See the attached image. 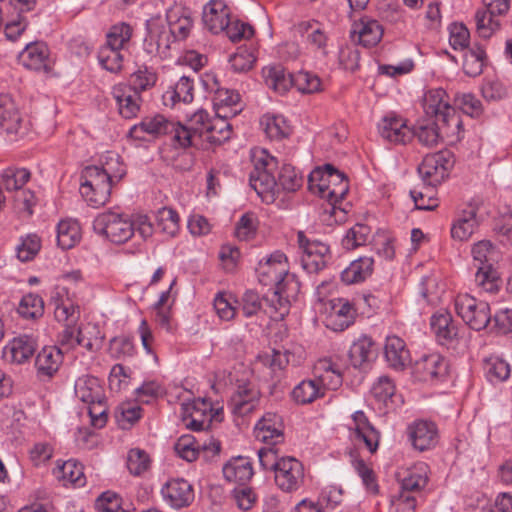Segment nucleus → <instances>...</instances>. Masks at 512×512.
Wrapping results in <instances>:
<instances>
[{
  "mask_svg": "<svg viewBox=\"0 0 512 512\" xmlns=\"http://www.w3.org/2000/svg\"><path fill=\"white\" fill-rule=\"evenodd\" d=\"M251 161L253 169L249 175L250 186L266 204L276 201L280 189L292 193L303 185L302 176L289 164L282 166L276 181L275 171L278 169V161L265 149H253Z\"/></svg>",
  "mask_w": 512,
  "mask_h": 512,
  "instance_id": "nucleus-1",
  "label": "nucleus"
},
{
  "mask_svg": "<svg viewBox=\"0 0 512 512\" xmlns=\"http://www.w3.org/2000/svg\"><path fill=\"white\" fill-rule=\"evenodd\" d=\"M123 171L118 174L112 172L110 167L88 166L81 175L82 183L80 193L85 201L99 207L107 203L111 195L112 185L116 179L119 181Z\"/></svg>",
  "mask_w": 512,
  "mask_h": 512,
  "instance_id": "nucleus-2",
  "label": "nucleus"
},
{
  "mask_svg": "<svg viewBox=\"0 0 512 512\" xmlns=\"http://www.w3.org/2000/svg\"><path fill=\"white\" fill-rule=\"evenodd\" d=\"M308 188L320 198L326 199L335 209V205L347 194L349 184L342 172L326 164L311 171L308 176Z\"/></svg>",
  "mask_w": 512,
  "mask_h": 512,
  "instance_id": "nucleus-3",
  "label": "nucleus"
},
{
  "mask_svg": "<svg viewBox=\"0 0 512 512\" xmlns=\"http://www.w3.org/2000/svg\"><path fill=\"white\" fill-rule=\"evenodd\" d=\"M202 24L208 32H255L249 22L232 13L225 0H209L203 6Z\"/></svg>",
  "mask_w": 512,
  "mask_h": 512,
  "instance_id": "nucleus-4",
  "label": "nucleus"
},
{
  "mask_svg": "<svg viewBox=\"0 0 512 512\" xmlns=\"http://www.w3.org/2000/svg\"><path fill=\"white\" fill-rule=\"evenodd\" d=\"M273 287V291L264 297L265 312L275 320H283L290 311L291 303L297 299L300 282L295 274L288 271Z\"/></svg>",
  "mask_w": 512,
  "mask_h": 512,
  "instance_id": "nucleus-5",
  "label": "nucleus"
},
{
  "mask_svg": "<svg viewBox=\"0 0 512 512\" xmlns=\"http://www.w3.org/2000/svg\"><path fill=\"white\" fill-rule=\"evenodd\" d=\"M94 231L115 244H123L135 233L134 223L129 215L107 210L96 216L93 221Z\"/></svg>",
  "mask_w": 512,
  "mask_h": 512,
  "instance_id": "nucleus-6",
  "label": "nucleus"
},
{
  "mask_svg": "<svg viewBox=\"0 0 512 512\" xmlns=\"http://www.w3.org/2000/svg\"><path fill=\"white\" fill-rule=\"evenodd\" d=\"M150 135L158 137L161 135H170L171 140L178 146V140H183L188 144L187 132L182 128V124L167 119L161 114L152 117H145L140 123L135 124L129 130V137L135 140H145V136Z\"/></svg>",
  "mask_w": 512,
  "mask_h": 512,
  "instance_id": "nucleus-7",
  "label": "nucleus"
},
{
  "mask_svg": "<svg viewBox=\"0 0 512 512\" xmlns=\"http://www.w3.org/2000/svg\"><path fill=\"white\" fill-rule=\"evenodd\" d=\"M456 314L475 331L488 328L492 323L490 305L467 294H458L454 299Z\"/></svg>",
  "mask_w": 512,
  "mask_h": 512,
  "instance_id": "nucleus-8",
  "label": "nucleus"
},
{
  "mask_svg": "<svg viewBox=\"0 0 512 512\" xmlns=\"http://www.w3.org/2000/svg\"><path fill=\"white\" fill-rule=\"evenodd\" d=\"M453 165L452 153L443 150L426 155L418 166V173L426 185L435 187L448 176Z\"/></svg>",
  "mask_w": 512,
  "mask_h": 512,
  "instance_id": "nucleus-9",
  "label": "nucleus"
},
{
  "mask_svg": "<svg viewBox=\"0 0 512 512\" xmlns=\"http://www.w3.org/2000/svg\"><path fill=\"white\" fill-rule=\"evenodd\" d=\"M349 439L355 445L366 448L371 454L379 446L380 433L362 410L355 411L347 424Z\"/></svg>",
  "mask_w": 512,
  "mask_h": 512,
  "instance_id": "nucleus-10",
  "label": "nucleus"
},
{
  "mask_svg": "<svg viewBox=\"0 0 512 512\" xmlns=\"http://www.w3.org/2000/svg\"><path fill=\"white\" fill-rule=\"evenodd\" d=\"M323 323L334 332H342L354 323L356 310L344 298H334L323 303Z\"/></svg>",
  "mask_w": 512,
  "mask_h": 512,
  "instance_id": "nucleus-11",
  "label": "nucleus"
},
{
  "mask_svg": "<svg viewBox=\"0 0 512 512\" xmlns=\"http://www.w3.org/2000/svg\"><path fill=\"white\" fill-rule=\"evenodd\" d=\"M299 248L303 254L301 263L308 273H317L323 270L331 259L329 246L318 240H309L304 232L297 234Z\"/></svg>",
  "mask_w": 512,
  "mask_h": 512,
  "instance_id": "nucleus-12",
  "label": "nucleus"
},
{
  "mask_svg": "<svg viewBox=\"0 0 512 512\" xmlns=\"http://www.w3.org/2000/svg\"><path fill=\"white\" fill-rule=\"evenodd\" d=\"M131 34H106V42L98 52L100 65L111 73H119L123 68L122 51L129 43Z\"/></svg>",
  "mask_w": 512,
  "mask_h": 512,
  "instance_id": "nucleus-13",
  "label": "nucleus"
},
{
  "mask_svg": "<svg viewBox=\"0 0 512 512\" xmlns=\"http://www.w3.org/2000/svg\"><path fill=\"white\" fill-rule=\"evenodd\" d=\"M303 464L294 457H281L280 464L274 473L276 486L286 493H292L301 488L304 483Z\"/></svg>",
  "mask_w": 512,
  "mask_h": 512,
  "instance_id": "nucleus-14",
  "label": "nucleus"
},
{
  "mask_svg": "<svg viewBox=\"0 0 512 512\" xmlns=\"http://www.w3.org/2000/svg\"><path fill=\"white\" fill-rule=\"evenodd\" d=\"M380 137L393 145H405L413 138V130L401 116L393 112L385 115L378 123Z\"/></svg>",
  "mask_w": 512,
  "mask_h": 512,
  "instance_id": "nucleus-15",
  "label": "nucleus"
},
{
  "mask_svg": "<svg viewBox=\"0 0 512 512\" xmlns=\"http://www.w3.org/2000/svg\"><path fill=\"white\" fill-rule=\"evenodd\" d=\"M260 397V391L255 384L239 383L229 400L228 407L235 416L244 417L256 410Z\"/></svg>",
  "mask_w": 512,
  "mask_h": 512,
  "instance_id": "nucleus-16",
  "label": "nucleus"
},
{
  "mask_svg": "<svg viewBox=\"0 0 512 512\" xmlns=\"http://www.w3.org/2000/svg\"><path fill=\"white\" fill-rule=\"evenodd\" d=\"M111 95L122 118L133 119L138 116L142 106V97L134 87L128 83L115 84L112 87Z\"/></svg>",
  "mask_w": 512,
  "mask_h": 512,
  "instance_id": "nucleus-17",
  "label": "nucleus"
},
{
  "mask_svg": "<svg viewBox=\"0 0 512 512\" xmlns=\"http://www.w3.org/2000/svg\"><path fill=\"white\" fill-rule=\"evenodd\" d=\"M211 403L196 399L182 404V419L185 426L193 431L208 429L213 418Z\"/></svg>",
  "mask_w": 512,
  "mask_h": 512,
  "instance_id": "nucleus-18",
  "label": "nucleus"
},
{
  "mask_svg": "<svg viewBox=\"0 0 512 512\" xmlns=\"http://www.w3.org/2000/svg\"><path fill=\"white\" fill-rule=\"evenodd\" d=\"M254 34H229V39L232 43L237 44L242 40L245 43L237 48L229 58V63L233 71L242 73L249 71L256 62V45L251 36Z\"/></svg>",
  "mask_w": 512,
  "mask_h": 512,
  "instance_id": "nucleus-19",
  "label": "nucleus"
},
{
  "mask_svg": "<svg viewBox=\"0 0 512 512\" xmlns=\"http://www.w3.org/2000/svg\"><path fill=\"white\" fill-rule=\"evenodd\" d=\"M288 271L287 257L280 251L260 261L256 269L258 280L264 286H273Z\"/></svg>",
  "mask_w": 512,
  "mask_h": 512,
  "instance_id": "nucleus-20",
  "label": "nucleus"
},
{
  "mask_svg": "<svg viewBox=\"0 0 512 512\" xmlns=\"http://www.w3.org/2000/svg\"><path fill=\"white\" fill-rule=\"evenodd\" d=\"M313 375L320 387H323V394L326 390H337L343 383V367L331 358L319 359L313 368Z\"/></svg>",
  "mask_w": 512,
  "mask_h": 512,
  "instance_id": "nucleus-21",
  "label": "nucleus"
},
{
  "mask_svg": "<svg viewBox=\"0 0 512 512\" xmlns=\"http://www.w3.org/2000/svg\"><path fill=\"white\" fill-rule=\"evenodd\" d=\"M163 499L171 507L180 509L189 506L194 500L192 485L183 478L168 480L161 489Z\"/></svg>",
  "mask_w": 512,
  "mask_h": 512,
  "instance_id": "nucleus-22",
  "label": "nucleus"
},
{
  "mask_svg": "<svg viewBox=\"0 0 512 512\" xmlns=\"http://www.w3.org/2000/svg\"><path fill=\"white\" fill-rule=\"evenodd\" d=\"M257 440L271 446L284 441V425L282 417L273 412H267L257 422L254 428Z\"/></svg>",
  "mask_w": 512,
  "mask_h": 512,
  "instance_id": "nucleus-23",
  "label": "nucleus"
},
{
  "mask_svg": "<svg viewBox=\"0 0 512 512\" xmlns=\"http://www.w3.org/2000/svg\"><path fill=\"white\" fill-rule=\"evenodd\" d=\"M485 9L475 14V23L478 30L487 29L496 32L501 29V22L497 16L504 15L510 8V0H483Z\"/></svg>",
  "mask_w": 512,
  "mask_h": 512,
  "instance_id": "nucleus-24",
  "label": "nucleus"
},
{
  "mask_svg": "<svg viewBox=\"0 0 512 512\" xmlns=\"http://www.w3.org/2000/svg\"><path fill=\"white\" fill-rule=\"evenodd\" d=\"M20 60L30 70L45 73H50L52 70L49 48L44 42L35 41L27 44L20 53Z\"/></svg>",
  "mask_w": 512,
  "mask_h": 512,
  "instance_id": "nucleus-25",
  "label": "nucleus"
},
{
  "mask_svg": "<svg viewBox=\"0 0 512 512\" xmlns=\"http://www.w3.org/2000/svg\"><path fill=\"white\" fill-rule=\"evenodd\" d=\"M448 363L438 353H431L422 356L415 362L414 373L421 381H434L447 375Z\"/></svg>",
  "mask_w": 512,
  "mask_h": 512,
  "instance_id": "nucleus-26",
  "label": "nucleus"
},
{
  "mask_svg": "<svg viewBox=\"0 0 512 512\" xmlns=\"http://www.w3.org/2000/svg\"><path fill=\"white\" fill-rule=\"evenodd\" d=\"M408 436L413 447L419 451L433 448L438 442V430L433 422L418 420L408 427Z\"/></svg>",
  "mask_w": 512,
  "mask_h": 512,
  "instance_id": "nucleus-27",
  "label": "nucleus"
},
{
  "mask_svg": "<svg viewBox=\"0 0 512 512\" xmlns=\"http://www.w3.org/2000/svg\"><path fill=\"white\" fill-rule=\"evenodd\" d=\"M63 350L58 346H45L35 360L37 375L42 380L51 379L63 363Z\"/></svg>",
  "mask_w": 512,
  "mask_h": 512,
  "instance_id": "nucleus-28",
  "label": "nucleus"
},
{
  "mask_svg": "<svg viewBox=\"0 0 512 512\" xmlns=\"http://www.w3.org/2000/svg\"><path fill=\"white\" fill-rule=\"evenodd\" d=\"M36 346V341L32 337L22 335L12 339L3 348L2 357L9 363L22 364L33 356Z\"/></svg>",
  "mask_w": 512,
  "mask_h": 512,
  "instance_id": "nucleus-29",
  "label": "nucleus"
},
{
  "mask_svg": "<svg viewBox=\"0 0 512 512\" xmlns=\"http://www.w3.org/2000/svg\"><path fill=\"white\" fill-rule=\"evenodd\" d=\"M212 119L208 112L200 109L196 111L189 119L188 126L182 125V128L187 132L188 144H184L183 140H178V147L188 148L191 146H198L197 140L204 141L209 131V124Z\"/></svg>",
  "mask_w": 512,
  "mask_h": 512,
  "instance_id": "nucleus-30",
  "label": "nucleus"
},
{
  "mask_svg": "<svg viewBox=\"0 0 512 512\" xmlns=\"http://www.w3.org/2000/svg\"><path fill=\"white\" fill-rule=\"evenodd\" d=\"M429 467L424 462H417L398 473L401 492L421 491L428 483Z\"/></svg>",
  "mask_w": 512,
  "mask_h": 512,
  "instance_id": "nucleus-31",
  "label": "nucleus"
},
{
  "mask_svg": "<svg viewBox=\"0 0 512 512\" xmlns=\"http://www.w3.org/2000/svg\"><path fill=\"white\" fill-rule=\"evenodd\" d=\"M384 356L388 365L395 370H403L411 361L406 343L396 335L386 337Z\"/></svg>",
  "mask_w": 512,
  "mask_h": 512,
  "instance_id": "nucleus-32",
  "label": "nucleus"
},
{
  "mask_svg": "<svg viewBox=\"0 0 512 512\" xmlns=\"http://www.w3.org/2000/svg\"><path fill=\"white\" fill-rule=\"evenodd\" d=\"M436 122L442 139H446L449 144L457 143L464 137L463 122L454 107L441 114Z\"/></svg>",
  "mask_w": 512,
  "mask_h": 512,
  "instance_id": "nucleus-33",
  "label": "nucleus"
},
{
  "mask_svg": "<svg viewBox=\"0 0 512 512\" xmlns=\"http://www.w3.org/2000/svg\"><path fill=\"white\" fill-rule=\"evenodd\" d=\"M21 114L18 106L8 94L0 95V127L8 134L15 135L21 127Z\"/></svg>",
  "mask_w": 512,
  "mask_h": 512,
  "instance_id": "nucleus-34",
  "label": "nucleus"
},
{
  "mask_svg": "<svg viewBox=\"0 0 512 512\" xmlns=\"http://www.w3.org/2000/svg\"><path fill=\"white\" fill-rule=\"evenodd\" d=\"M74 388L76 397L88 406L105 400L100 381L94 376L84 375L79 377Z\"/></svg>",
  "mask_w": 512,
  "mask_h": 512,
  "instance_id": "nucleus-35",
  "label": "nucleus"
},
{
  "mask_svg": "<svg viewBox=\"0 0 512 512\" xmlns=\"http://www.w3.org/2000/svg\"><path fill=\"white\" fill-rule=\"evenodd\" d=\"M226 481L245 485L254 474L252 462L247 457L238 456L230 459L222 469Z\"/></svg>",
  "mask_w": 512,
  "mask_h": 512,
  "instance_id": "nucleus-36",
  "label": "nucleus"
},
{
  "mask_svg": "<svg viewBox=\"0 0 512 512\" xmlns=\"http://www.w3.org/2000/svg\"><path fill=\"white\" fill-rule=\"evenodd\" d=\"M215 115L223 118H231L241 111L240 95L235 90L217 89L213 98Z\"/></svg>",
  "mask_w": 512,
  "mask_h": 512,
  "instance_id": "nucleus-37",
  "label": "nucleus"
},
{
  "mask_svg": "<svg viewBox=\"0 0 512 512\" xmlns=\"http://www.w3.org/2000/svg\"><path fill=\"white\" fill-rule=\"evenodd\" d=\"M430 325L437 341L442 345L451 343L458 335V328L451 314L446 311L435 313L431 317Z\"/></svg>",
  "mask_w": 512,
  "mask_h": 512,
  "instance_id": "nucleus-38",
  "label": "nucleus"
},
{
  "mask_svg": "<svg viewBox=\"0 0 512 512\" xmlns=\"http://www.w3.org/2000/svg\"><path fill=\"white\" fill-rule=\"evenodd\" d=\"M265 84L278 93H285L293 87L294 75L281 65L266 66L262 69Z\"/></svg>",
  "mask_w": 512,
  "mask_h": 512,
  "instance_id": "nucleus-39",
  "label": "nucleus"
},
{
  "mask_svg": "<svg viewBox=\"0 0 512 512\" xmlns=\"http://www.w3.org/2000/svg\"><path fill=\"white\" fill-rule=\"evenodd\" d=\"M479 220L474 208L462 211L451 227V236L458 241H467L477 230Z\"/></svg>",
  "mask_w": 512,
  "mask_h": 512,
  "instance_id": "nucleus-40",
  "label": "nucleus"
},
{
  "mask_svg": "<svg viewBox=\"0 0 512 512\" xmlns=\"http://www.w3.org/2000/svg\"><path fill=\"white\" fill-rule=\"evenodd\" d=\"M422 106L425 114L430 117H435L437 120L441 114L448 109H452L449 97L446 91L442 88L429 89L423 96Z\"/></svg>",
  "mask_w": 512,
  "mask_h": 512,
  "instance_id": "nucleus-41",
  "label": "nucleus"
},
{
  "mask_svg": "<svg viewBox=\"0 0 512 512\" xmlns=\"http://www.w3.org/2000/svg\"><path fill=\"white\" fill-rule=\"evenodd\" d=\"M374 260L372 257H360L350 263L341 273V279L346 284L364 281L372 274Z\"/></svg>",
  "mask_w": 512,
  "mask_h": 512,
  "instance_id": "nucleus-42",
  "label": "nucleus"
},
{
  "mask_svg": "<svg viewBox=\"0 0 512 512\" xmlns=\"http://www.w3.org/2000/svg\"><path fill=\"white\" fill-rule=\"evenodd\" d=\"M193 90V80L183 76L174 86L164 92L163 102L166 106H174L178 102L190 103L193 100Z\"/></svg>",
  "mask_w": 512,
  "mask_h": 512,
  "instance_id": "nucleus-43",
  "label": "nucleus"
},
{
  "mask_svg": "<svg viewBox=\"0 0 512 512\" xmlns=\"http://www.w3.org/2000/svg\"><path fill=\"white\" fill-rule=\"evenodd\" d=\"M292 398L298 404H310L318 398L324 397L323 387H320L317 380L305 379L302 380L292 390Z\"/></svg>",
  "mask_w": 512,
  "mask_h": 512,
  "instance_id": "nucleus-44",
  "label": "nucleus"
},
{
  "mask_svg": "<svg viewBox=\"0 0 512 512\" xmlns=\"http://www.w3.org/2000/svg\"><path fill=\"white\" fill-rule=\"evenodd\" d=\"M168 32H189L193 27L192 13L189 9L175 6L167 10Z\"/></svg>",
  "mask_w": 512,
  "mask_h": 512,
  "instance_id": "nucleus-45",
  "label": "nucleus"
},
{
  "mask_svg": "<svg viewBox=\"0 0 512 512\" xmlns=\"http://www.w3.org/2000/svg\"><path fill=\"white\" fill-rule=\"evenodd\" d=\"M81 239V229L75 220H61L57 225V243L62 249L73 248Z\"/></svg>",
  "mask_w": 512,
  "mask_h": 512,
  "instance_id": "nucleus-46",
  "label": "nucleus"
},
{
  "mask_svg": "<svg viewBox=\"0 0 512 512\" xmlns=\"http://www.w3.org/2000/svg\"><path fill=\"white\" fill-rule=\"evenodd\" d=\"M261 126L266 135L272 140H281L291 133V127L282 115L266 114L261 118Z\"/></svg>",
  "mask_w": 512,
  "mask_h": 512,
  "instance_id": "nucleus-47",
  "label": "nucleus"
},
{
  "mask_svg": "<svg viewBox=\"0 0 512 512\" xmlns=\"http://www.w3.org/2000/svg\"><path fill=\"white\" fill-rule=\"evenodd\" d=\"M486 62V53L484 49L476 42L472 49H468L463 54V70L470 77L479 76L483 72Z\"/></svg>",
  "mask_w": 512,
  "mask_h": 512,
  "instance_id": "nucleus-48",
  "label": "nucleus"
},
{
  "mask_svg": "<svg viewBox=\"0 0 512 512\" xmlns=\"http://www.w3.org/2000/svg\"><path fill=\"white\" fill-rule=\"evenodd\" d=\"M373 341L367 336H363L355 341L349 350L351 364L357 368L362 367L374 356Z\"/></svg>",
  "mask_w": 512,
  "mask_h": 512,
  "instance_id": "nucleus-49",
  "label": "nucleus"
},
{
  "mask_svg": "<svg viewBox=\"0 0 512 512\" xmlns=\"http://www.w3.org/2000/svg\"><path fill=\"white\" fill-rule=\"evenodd\" d=\"M484 372L489 382L500 383L509 378L510 365L497 356H490L484 360Z\"/></svg>",
  "mask_w": 512,
  "mask_h": 512,
  "instance_id": "nucleus-50",
  "label": "nucleus"
},
{
  "mask_svg": "<svg viewBox=\"0 0 512 512\" xmlns=\"http://www.w3.org/2000/svg\"><path fill=\"white\" fill-rule=\"evenodd\" d=\"M475 283L485 292H496L499 289L500 278L494 265L477 266Z\"/></svg>",
  "mask_w": 512,
  "mask_h": 512,
  "instance_id": "nucleus-51",
  "label": "nucleus"
},
{
  "mask_svg": "<svg viewBox=\"0 0 512 512\" xmlns=\"http://www.w3.org/2000/svg\"><path fill=\"white\" fill-rule=\"evenodd\" d=\"M473 260L477 266L494 265L499 259V251L488 240L475 243L471 250Z\"/></svg>",
  "mask_w": 512,
  "mask_h": 512,
  "instance_id": "nucleus-52",
  "label": "nucleus"
},
{
  "mask_svg": "<svg viewBox=\"0 0 512 512\" xmlns=\"http://www.w3.org/2000/svg\"><path fill=\"white\" fill-rule=\"evenodd\" d=\"M227 119L215 115L209 124V131L204 141L211 145H219L227 141L231 136V127Z\"/></svg>",
  "mask_w": 512,
  "mask_h": 512,
  "instance_id": "nucleus-53",
  "label": "nucleus"
},
{
  "mask_svg": "<svg viewBox=\"0 0 512 512\" xmlns=\"http://www.w3.org/2000/svg\"><path fill=\"white\" fill-rule=\"evenodd\" d=\"M157 225L163 233L170 237L176 236L180 229L179 214L170 207H162L157 211Z\"/></svg>",
  "mask_w": 512,
  "mask_h": 512,
  "instance_id": "nucleus-54",
  "label": "nucleus"
},
{
  "mask_svg": "<svg viewBox=\"0 0 512 512\" xmlns=\"http://www.w3.org/2000/svg\"><path fill=\"white\" fill-rule=\"evenodd\" d=\"M41 248V239L36 234H27L20 238L16 246V255L21 262H28L34 259Z\"/></svg>",
  "mask_w": 512,
  "mask_h": 512,
  "instance_id": "nucleus-55",
  "label": "nucleus"
},
{
  "mask_svg": "<svg viewBox=\"0 0 512 512\" xmlns=\"http://www.w3.org/2000/svg\"><path fill=\"white\" fill-rule=\"evenodd\" d=\"M200 447L206 449L207 445L204 443L200 446L192 435H182L175 443L174 449L180 458L192 462L197 459Z\"/></svg>",
  "mask_w": 512,
  "mask_h": 512,
  "instance_id": "nucleus-56",
  "label": "nucleus"
},
{
  "mask_svg": "<svg viewBox=\"0 0 512 512\" xmlns=\"http://www.w3.org/2000/svg\"><path fill=\"white\" fill-rule=\"evenodd\" d=\"M18 313L27 319H35L42 316L44 313L43 299L33 293L24 295L19 303Z\"/></svg>",
  "mask_w": 512,
  "mask_h": 512,
  "instance_id": "nucleus-57",
  "label": "nucleus"
},
{
  "mask_svg": "<svg viewBox=\"0 0 512 512\" xmlns=\"http://www.w3.org/2000/svg\"><path fill=\"white\" fill-rule=\"evenodd\" d=\"M30 179V172L25 168H7L2 173V183L7 191H20Z\"/></svg>",
  "mask_w": 512,
  "mask_h": 512,
  "instance_id": "nucleus-58",
  "label": "nucleus"
},
{
  "mask_svg": "<svg viewBox=\"0 0 512 512\" xmlns=\"http://www.w3.org/2000/svg\"><path fill=\"white\" fill-rule=\"evenodd\" d=\"M59 477L75 486L85 485L83 466L76 460L70 459L59 466Z\"/></svg>",
  "mask_w": 512,
  "mask_h": 512,
  "instance_id": "nucleus-59",
  "label": "nucleus"
},
{
  "mask_svg": "<svg viewBox=\"0 0 512 512\" xmlns=\"http://www.w3.org/2000/svg\"><path fill=\"white\" fill-rule=\"evenodd\" d=\"M54 316L58 322L65 325H74L80 316L79 307L66 298L55 303Z\"/></svg>",
  "mask_w": 512,
  "mask_h": 512,
  "instance_id": "nucleus-60",
  "label": "nucleus"
},
{
  "mask_svg": "<svg viewBox=\"0 0 512 512\" xmlns=\"http://www.w3.org/2000/svg\"><path fill=\"white\" fill-rule=\"evenodd\" d=\"M236 302L231 293L218 292L214 297L213 306L220 319L229 321L233 319L236 314Z\"/></svg>",
  "mask_w": 512,
  "mask_h": 512,
  "instance_id": "nucleus-61",
  "label": "nucleus"
},
{
  "mask_svg": "<svg viewBox=\"0 0 512 512\" xmlns=\"http://www.w3.org/2000/svg\"><path fill=\"white\" fill-rule=\"evenodd\" d=\"M370 234L368 226L363 224H356L350 228L342 239V246L346 250H353L359 246L364 245Z\"/></svg>",
  "mask_w": 512,
  "mask_h": 512,
  "instance_id": "nucleus-62",
  "label": "nucleus"
},
{
  "mask_svg": "<svg viewBox=\"0 0 512 512\" xmlns=\"http://www.w3.org/2000/svg\"><path fill=\"white\" fill-rule=\"evenodd\" d=\"M150 463V457L144 450L135 448L128 452L127 468L131 474L142 475L149 469Z\"/></svg>",
  "mask_w": 512,
  "mask_h": 512,
  "instance_id": "nucleus-63",
  "label": "nucleus"
},
{
  "mask_svg": "<svg viewBox=\"0 0 512 512\" xmlns=\"http://www.w3.org/2000/svg\"><path fill=\"white\" fill-rule=\"evenodd\" d=\"M157 82V74L150 68L144 66L139 68L130 76V85L134 87L139 94L153 87Z\"/></svg>",
  "mask_w": 512,
  "mask_h": 512,
  "instance_id": "nucleus-64",
  "label": "nucleus"
}]
</instances>
